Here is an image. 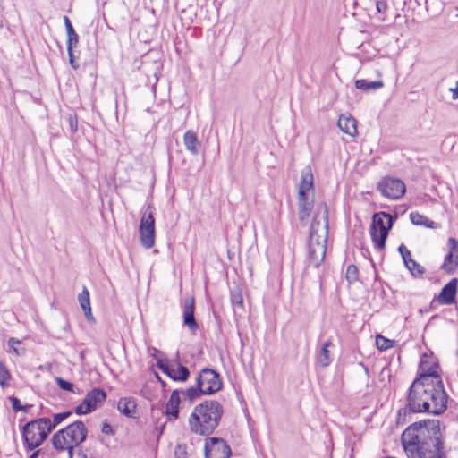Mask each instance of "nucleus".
Returning a JSON list of instances; mask_svg holds the SVG:
<instances>
[{
    "mask_svg": "<svg viewBox=\"0 0 458 458\" xmlns=\"http://www.w3.org/2000/svg\"><path fill=\"white\" fill-rule=\"evenodd\" d=\"M401 442L409 458H446L439 420L413 422L403 432Z\"/></svg>",
    "mask_w": 458,
    "mask_h": 458,
    "instance_id": "nucleus-1",
    "label": "nucleus"
},
{
    "mask_svg": "<svg viewBox=\"0 0 458 458\" xmlns=\"http://www.w3.org/2000/svg\"><path fill=\"white\" fill-rule=\"evenodd\" d=\"M224 414L223 405L216 400H206L196 405L188 422L192 433L208 437L218 427Z\"/></svg>",
    "mask_w": 458,
    "mask_h": 458,
    "instance_id": "nucleus-2",
    "label": "nucleus"
},
{
    "mask_svg": "<svg viewBox=\"0 0 458 458\" xmlns=\"http://www.w3.org/2000/svg\"><path fill=\"white\" fill-rule=\"evenodd\" d=\"M88 437V428L84 422L76 420L67 427L56 431L51 438L54 448L58 451H67L69 458H72L74 448L80 446Z\"/></svg>",
    "mask_w": 458,
    "mask_h": 458,
    "instance_id": "nucleus-3",
    "label": "nucleus"
},
{
    "mask_svg": "<svg viewBox=\"0 0 458 458\" xmlns=\"http://www.w3.org/2000/svg\"><path fill=\"white\" fill-rule=\"evenodd\" d=\"M46 423H48V418H38L28 421L21 428L24 447L27 452L38 448L47 438L50 429L47 428Z\"/></svg>",
    "mask_w": 458,
    "mask_h": 458,
    "instance_id": "nucleus-4",
    "label": "nucleus"
},
{
    "mask_svg": "<svg viewBox=\"0 0 458 458\" xmlns=\"http://www.w3.org/2000/svg\"><path fill=\"white\" fill-rule=\"evenodd\" d=\"M154 207L148 204L142 214L140 223V236L141 245L146 249H150L155 244V218Z\"/></svg>",
    "mask_w": 458,
    "mask_h": 458,
    "instance_id": "nucleus-5",
    "label": "nucleus"
},
{
    "mask_svg": "<svg viewBox=\"0 0 458 458\" xmlns=\"http://www.w3.org/2000/svg\"><path fill=\"white\" fill-rule=\"evenodd\" d=\"M196 381L202 388H204L205 395H212L219 392L223 386V381L220 374L216 370L209 368L202 369L199 371Z\"/></svg>",
    "mask_w": 458,
    "mask_h": 458,
    "instance_id": "nucleus-6",
    "label": "nucleus"
},
{
    "mask_svg": "<svg viewBox=\"0 0 458 458\" xmlns=\"http://www.w3.org/2000/svg\"><path fill=\"white\" fill-rule=\"evenodd\" d=\"M204 455L205 458H229L232 450L222 437H208L205 439Z\"/></svg>",
    "mask_w": 458,
    "mask_h": 458,
    "instance_id": "nucleus-7",
    "label": "nucleus"
},
{
    "mask_svg": "<svg viewBox=\"0 0 458 458\" xmlns=\"http://www.w3.org/2000/svg\"><path fill=\"white\" fill-rule=\"evenodd\" d=\"M389 232L390 230L387 228V225H385L384 219L379 213L374 214L372 216L369 233L376 249L379 250H385Z\"/></svg>",
    "mask_w": 458,
    "mask_h": 458,
    "instance_id": "nucleus-8",
    "label": "nucleus"
},
{
    "mask_svg": "<svg viewBox=\"0 0 458 458\" xmlns=\"http://www.w3.org/2000/svg\"><path fill=\"white\" fill-rule=\"evenodd\" d=\"M377 189L384 197L390 199H399L406 191L404 182L394 177H386L381 180L377 183Z\"/></svg>",
    "mask_w": 458,
    "mask_h": 458,
    "instance_id": "nucleus-9",
    "label": "nucleus"
},
{
    "mask_svg": "<svg viewBox=\"0 0 458 458\" xmlns=\"http://www.w3.org/2000/svg\"><path fill=\"white\" fill-rule=\"evenodd\" d=\"M428 396L429 403H431L428 413L436 416L444 413L447 407L449 396L445 390L442 379L437 381V388L428 392Z\"/></svg>",
    "mask_w": 458,
    "mask_h": 458,
    "instance_id": "nucleus-10",
    "label": "nucleus"
},
{
    "mask_svg": "<svg viewBox=\"0 0 458 458\" xmlns=\"http://www.w3.org/2000/svg\"><path fill=\"white\" fill-rule=\"evenodd\" d=\"M430 406L431 403H429L428 392L421 391L420 393H419L418 388L413 389V387L410 386L407 396V407L410 413H428Z\"/></svg>",
    "mask_w": 458,
    "mask_h": 458,
    "instance_id": "nucleus-11",
    "label": "nucleus"
},
{
    "mask_svg": "<svg viewBox=\"0 0 458 458\" xmlns=\"http://www.w3.org/2000/svg\"><path fill=\"white\" fill-rule=\"evenodd\" d=\"M323 211V220H324V225L322 227V233L318 234V236H315L314 239L310 238V234L309 235V242L308 243H311V240H313V245L318 250L319 252L326 254L327 251V237H328V228H329V223H328V208L325 202L321 203L320 208Z\"/></svg>",
    "mask_w": 458,
    "mask_h": 458,
    "instance_id": "nucleus-12",
    "label": "nucleus"
},
{
    "mask_svg": "<svg viewBox=\"0 0 458 458\" xmlns=\"http://www.w3.org/2000/svg\"><path fill=\"white\" fill-rule=\"evenodd\" d=\"M458 279L452 278L441 290L437 301L442 305H452L456 302Z\"/></svg>",
    "mask_w": 458,
    "mask_h": 458,
    "instance_id": "nucleus-13",
    "label": "nucleus"
},
{
    "mask_svg": "<svg viewBox=\"0 0 458 458\" xmlns=\"http://www.w3.org/2000/svg\"><path fill=\"white\" fill-rule=\"evenodd\" d=\"M106 398V393L104 389L95 387L90 390L84 399L82 400V405H85L86 411H93L98 408V405L103 403Z\"/></svg>",
    "mask_w": 458,
    "mask_h": 458,
    "instance_id": "nucleus-14",
    "label": "nucleus"
},
{
    "mask_svg": "<svg viewBox=\"0 0 458 458\" xmlns=\"http://www.w3.org/2000/svg\"><path fill=\"white\" fill-rule=\"evenodd\" d=\"M194 314L195 300L193 297L186 298L183 305V324L192 332H195L199 328Z\"/></svg>",
    "mask_w": 458,
    "mask_h": 458,
    "instance_id": "nucleus-15",
    "label": "nucleus"
},
{
    "mask_svg": "<svg viewBox=\"0 0 458 458\" xmlns=\"http://www.w3.org/2000/svg\"><path fill=\"white\" fill-rule=\"evenodd\" d=\"M313 208V200H309L308 194L298 193V214L299 220L302 225H306L308 223V219L310 216L311 210Z\"/></svg>",
    "mask_w": 458,
    "mask_h": 458,
    "instance_id": "nucleus-16",
    "label": "nucleus"
},
{
    "mask_svg": "<svg viewBox=\"0 0 458 458\" xmlns=\"http://www.w3.org/2000/svg\"><path fill=\"white\" fill-rule=\"evenodd\" d=\"M137 403L133 397H122L118 401V411L127 418H136Z\"/></svg>",
    "mask_w": 458,
    "mask_h": 458,
    "instance_id": "nucleus-17",
    "label": "nucleus"
},
{
    "mask_svg": "<svg viewBox=\"0 0 458 458\" xmlns=\"http://www.w3.org/2000/svg\"><path fill=\"white\" fill-rule=\"evenodd\" d=\"M180 394L181 391L179 389H175L172 392L165 405V414L168 417H173L174 419H177L179 417V405L181 403Z\"/></svg>",
    "mask_w": 458,
    "mask_h": 458,
    "instance_id": "nucleus-18",
    "label": "nucleus"
},
{
    "mask_svg": "<svg viewBox=\"0 0 458 458\" xmlns=\"http://www.w3.org/2000/svg\"><path fill=\"white\" fill-rule=\"evenodd\" d=\"M411 387L413 389L418 388L419 393L422 392H430L437 388V381L432 379L430 377H427L421 373L419 374V377L414 379Z\"/></svg>",
    "mask_w": 458,
    "mask_h": 458,
    "instance_id": "nucleus-19",
    "label": "nucleus"
},
{
    "mask_svg": "<svg viewBox=\"0 0 458 458\" xmlns=\"http://www.w3.org/2000/svg\"><path fill=\"white\" fill-rule=\"evenodd\" d=\"M337 125L343 132L350 136L357 134V121L351 115L341 114Z\"/></svg>",
    "mask_w": 458,
    "mask_h": 458,
    "instance_id": "nucleus-20",
    "label": "nucleus"
},
{
    "mask_svg": "<svg viewBox=\"0 0 458 458\" xmlns=\"http://www.w3.org/2000/svg\"><path fill=\"white\" fill-rule=\"evenodd\" d=\"M183 143L186 149L191 152V155L197 156L199 153V146H200V142L196 132L193 131L189 130L184 133Z\"/></svg>",
    "mask_w": 458,
    "mask_h": 458,
    "instance_id": "nucleus-21",
    "label": "nucleus"
},
{
    "mask_svg": "<svg viewBox=\"0 0 458 458\" xmlns=\"http://www.w3.org/2000/svg\"><path fill=\"white\" fill-rule=\"evenodd\" d=\"M314 185V180H313V174L311 171V167L310 165L306 166L302 169L301 174V182L299 185V191L298 193H301V191L303 193H307L308 191L313 188Z\"/></svg>",
    "mask_w": 458,
    "mask_h": 458,
    "instance_id": "nucleus-22",
    "label": "nucleus"
},
{
    "mask_svg": "<svg viewBox=\"0 0 458 458\" xmlns=\"http://www.w3.org/2000/svg\"><path fill=\"white\" fill-rule=\"evenodd\" d=\"M81 308L82 309L86 318L89 321H95L91 312L89 292L86 286H83L81 293L78 296Z\"/></svg>",
    "mask_w": 458,
    "mask_h": 458,
    "instance_id": "nucleus-23",
    "label": "nucleus"
},
{
    "mask_svg": "<svg viewBox=\"0 0 458 458\" xmlns=\"http://www.w3.org/2000/svg\"><path fill=\"white\" fill-rule=\"evenodd\" d=\"M410 219L415 225H420L430 229L441 228V225L439 223L434 222L418 212L410 213Z\"/></svg>",
    "mask_w": 458,
    "mask_h": 458,
    "instance_id": "nucleus-24",
    "label": "nucleus"
},
{
    "mask_svg": "<svg viewBox=\"0 0 458 458\" xmlns=\"http://www.w3.org/2000/svg\"><path fill=\"white\" fill-rule=\"evenodd\" d=\"M321 204H319L317 207L316 213L313 216V219L311 221V225L310 227V238L314 239L315 236H318L319 233H322V227L324 225V220H323V211L321 208H319Z\"/></svg>",
    "mask_w": 458,
    "mask_h": 458,
    "instance_id": "nucleus-25",
    "label": "nucleus"
},
{
    "mask_svg": "<svg viewBox=\"0 0 458 458\" xmlns=\"http://www.w3.org/2000/svg\"><path fill=\"white\" fill-rule=\"evenodd\" d=\"M313 242V240H311ZM326 254H323L317 250L313 243H308V259L310 265L318 268L324 261Z\"/></svg>",
    "mask_w": 458,
    "mask_h": 458,
    "instance_id": "nucleus-26",
    "label": "nucleus"
},
{
    "mask_svg": "<svg viewBox=\"0 0 458 458\" xmlns=\"http://www.w3.org/2000/svg\"><path fill=\"white\" fill-rule=\"evenodd\" d=\"M355 87L365 92L375 91L384 87L382 81H369L365 79H359L355 81Z\"/></svg>",
    "mask_w": 458,
    "mask_h": 458,
    "instance_id": "nucleus-27",
    "label": "nucleus"
},
{
    "mask_svg": "<svg viewBox=\"0 0 458 458\" xmlns=\"http://www.w3.org/2000/svg\"><path fill=\"white\" fill-rule=\"evenodd\" d=\"M426 357H427V355L423 354V356L421 358L420 364V369L421 371L420 373H421L427 377H430L435 381L441 379L440 374L437 370V369L439 368V365L437 362H434L427 369H424V364L427 363V361L424 360Z\"/></svg>",
    "mask_w": 458,
    "mask_h": 458,
    "instance_id": "nucleus-28",
    "label": "nucleus"
},
{
    "mask_svg": "<svg viewBox=\"0 0 458 458\" xmlns=\"http://www.w3.org/2000/svg\"><path fill=\"white\" fill-rule=\"evenodd\" d=\"M440 268L444 270L446 274L452 275L458 268V259L455 256L451 253H446L444 259V262L442 263Z\"/></svg>",
    "mask_w": 458,
    "mask_h": 458,
    "instance_id": "nucleus-29",
    "label": "nucleus"
},
{
    "mask_svg": "<svg viewBox=\"0 0 458 458\" xmlns=\"http://www.w3.org/2000/svg\"><path fill=\"white\" fill-rule=\"evenodd\" d=\"M181 393L190 401L193 402L202 395H205L204 388H202L199 383L196 381V385L194 386H191L187 388L185 391H182Z\"/></svg>",
    "mask_w": 458,
    "mask_h": 458,
    "instance_id": "nucleus-30",
    "label": "nucleus"
},
{
    "mask_svg": "<svg viewBox=\"0 0 458 458\" xmlns=\"http://www.w3.org/2000/svg\"><path fill=\"white\" fill-rule=\"evenodd\" d=\"M331 346H333V343L330 340H327L323 344L321 347L318 355V362L322 367H327L332 361L328 350V348Z\"/></svg>",
    "mask_w": 458,
    "mask_h": 458,
    "instance_id": "nucleus-31",
    "label": "nucleus"
},
{
    "mask_svg": "<svg viewBox=\"0 0 458 458\" xmlns=\"http://www.w3.org/2000/svg\"><path fill=\"white\" fill-rule=\"evenodd\" d=\"M72 414V412L71 411L55 413L53 415V420H51L48 418V423H46L45 425L47 426V428H49L51 433L52 430H54L57 425H59L65 419L69 418Z\"/></svg>",
    "mask_w": 458,
    "mask_h": 458,
    "instance_id": "nucleus-32",
    "label": "nucleus"
},
{
    "mask_svg": "<svg viewBox=\"0 0 458 458\" xmlns=\"http://www.w3.org/2000/svg\"><path fill=\"white\" fill-rule=\"evenodd\" d=\"M189 377H190L189 369L186 366H184L181 363H178L177 369L175 370L174 376L172 377V380L178 381V382H186Z\"/></svg>",
    "mask_w": 458,
    "mask_h": 458,
    "instance_id": "nucleus-33",
    "label": "nucleus"
},
{
    "mask_svg": "<svg viewBox=\"0 0 458 458\" xmlns=\"http://www.w3.org/2000/svg\"><path fill=\"white\" fill-rule=\"evenodd\" d=\"M9 400L11 402L12 408L14 412L23 411V412L27 413V412H29L30 409L32 407L31 404L22 405L21 403L20 399L16 396H10Z\"/></svg>",
    "mask_w": 458,
    "mask_h": 458,
    "instance_id": "nucleus-34",
    "label": "nucleus"
},
{
    "mask_svg": "<svg viewBox=\"0 0 458 458\" xmlns=\"http://www.w3.org/2000/svg\"><path fill=\"white\" fill-rule=\"evenodd\" d=\"M157 367L171 379L174 376L175 369L168 364L167 360H158L157 361Z\"/></svg>",
    "mask_w": 458,
    "mask_h": 458,
    "instance_id": "nucleus-35",
    "label": "nucleus"
},
{
    "mask_svg": "<svg viewBox=\"0 0 458 458\" xmlns=\"http://www.w3.org/2000/svg\"><path fill=\"white\" fill-rule=\"evenodd\" d=\"M393 341L379 335L376 337V344L378 350L386 351L393 347Z\"/></svg>",
    "mask_w": 458,
    "mask_h": 458,
    "instance_id": "nucleus-36",
    "label": "nucleus"
},
{
    "mask_svg": "<svg viewBox=\"0 0 458 458\" xmlns=\"http://www.w3.org/2000/svg\"><path fill=\"white\" fill-rule=\"evenodd\" d=\"M11 378V374L6 366L0 361V386L4 388L8 386V380Z\"/></svg>",
    "mask_w": 458,
    "mask_h": 458,
    "instance_id": "nucleus-37",
    "label": "nucleus"
},
{
    "mask_svg": "<svg viewBox=\"0 0 458 458\" xmlns=\"http://www.w3.org/2000/svg\"><path fill=\"white\" fill-rule=\"evenodd\" d=\"M345 277L349 283H354V282L358 281V279H359L358 267L353 264L349 265L346 269Z\"/></svg>",
    "mask_w": 458,
    "mask_h": 458,
    "instance_id": "nucleus-38",
    "label": "nucleus"
},
{
    "mask_svg": "<svg viewBox=\"0 0 458 458\" xmlns=\"http://www.w3.org/2000/svg\"><path fill=\"white\" fill-rule=\"evenodd\" d=\"M230 300L233 306L243 309V298L240 291H231Z\"/></svg>",
    "mask_w": 458,
    "mask_h": 458,
    "instance_id": "nucleus-39",
    "label": "nucleus"
},
{
    "mask_svg": "<svg viewBox=\"0 0 458 458\" xmlns=\"http://www.w3.org/2000/svg\"><path fill=\"white\" fill-rule=\"evenodd\" d=\"M414 277H420L425 273V268L416 260H412L410 268H407Z\"/></svg>",
    "mask_w": 458,
    "mask_h": 458,
    "instance_id": "nucleus-40",
    "label": "nucleus"
},
{
    "mask_svg": "<svg viewBox=\"0 0 458 458\" xmlns=\"http://www.w3.org/2000/svg\"><path fill=\"white\" fill-rule=\"evenodd\" d=\"M55 382L62 390L74 393V385L72 382L67 381L63 377H56Z\"/></svg>",
    "mask_w": 458,
    "mask_h": 458,
    "instance_id": "nucleus-41",
    "label": "nucleus"
},
{
    "mask_svg": "<svg viewBox=\"0 0 458 458\" xmlns=\"http://www.w3.org/2000/svg\"><path fill=\"white\" fill-rule=\"evenodd\" d=\"M447 247V253H451L452 255L455 256V258L458 259V240L454 237L448 238Z\"/></svg>",
    "mask_w": 458,
    "mask_h": 458,
    "instance_id": "nucleus-42",
    "label": "nucleus"
},
{
    "mask_svg": "<svg viewBox=\"0 0 458 458\" xmlns=\"http://www.w3.org/2000/svg\"><path fill=\"white\" fill-rule=\"evenodd\" d=\"M67 42L66 47L67 49H72L73 47H76L79 44V35L76 33V31L71 32L67 34Z\"/></svg>",
    "mask_w": 458,
    "mask_h": 458,
    "instance_id": "nucleus-43",
    "label": "nucleus"
},
{
    "mask_svg": "<svg viewBox=\"0 0 458 458\" xmlns=\"http://www.w3.org/2000/svg\"><path fill=\"white\" fill-rule=\"evenodd\" d=\"M69 129L72 134H74L78 131V118L75 114H70L68 115Z\"/></svg>",
    "mask_w": 458,
    "mask_h": 458,
    "instance_id": "nucleus-44",
    "label": "nucleus"
},
{
    "mask_svg": "<svg viewBox=\"0 0 458 458\" xmlns=\"http://www.w3.org/2000/svg\"><path fill=\"white\" fill-rule=\"evenodd\" d=\"M379 215L382 216V218H386L387 219V228L389 230L392 229L393 225H394V223L395 222V220L397 219V215H391L387 212H385V211H381V212H378Z\"/></svg>",
    "mask_w": 458,
    "mask_h": 458,
    "instance_id": "nucleus-45",
    "label": "nucleus"
},
{
    "mask_svg": "<svg viewBox=\"0 0 458 458\" xmlns=\"http://www.w3.org/2000/svg\"><path fill=\"white\" fill-rule=\"evenodd\" d=\"M21 342L16 338H10L8 340V347L10 348V352H13L16 355H20L19 350L16 348V345L21 344Z\"/></svg>",
    "mask_w": 458,
    "mask_h": 458,
    "instance_id": "nucleus-46",
    "label": "nucleus"
},
{
    "mask_svg": "<svg viewBox=\"0 0 458 458\" xmlns=\"http://www.w3.org/2000/svg\"><path fill=\"white\" fill-rule=\"evenodd\" d=\"M410 414L408 407L403 410H399L396 416L397 424H404L406 422V415Z\"/></svg>",
    "mask_w": 458,
    "mask_h": 458,
    "instance_id": "nucleus-47",
    "label": "nucleus"
},
{
    "mask_svg": "<svg viewBox=\"0 0 458 458\" xmlns=\"http://www.w3.org/2000/svg\"><path fill=\"white\" fill-rule=\"evenodd\" d=\"M68 56H69V63L72 69L78 70L80 68L79 63L76 61L75 55L73 53V50L67 49Z\"/></svg>",
    "mask_w": 458,
    "mask_h": 458,
    "instance_id": "nucleus-48",
    "label": "nucleus"
},
{
    "mask_svg": "<svg viewBox=\"0 0 458 458\" xmlns=\"http://www.w3.org/2000/svg\"><path fill=\"white\" fill-rule=\"evenodd\" d=\"M375 4L377 13H385L387 10V4L386 0H375Z\"/></svg>",
    "mask_w": 458,
    "mask_h": 458,
    "instance_id": "nucleus-49",
    "label": "nucleus"
},
{
    "mask_svg": "<svg viewBox=\"0 0 458 458\" xmlns=\"http://www.w3.org/2000/svg\"><path fill=\"white\" fill-rule=\"evenodd\" d=\"M101 431L103 434L108 436H113L114 434L113 427L107 421L103 422Z\"/></svg>",
    "mask_w": 458,
    "mask_h": 458,
    "instance_id": "nucleus-50",
    "label": "nucleus"
},
{
    "mask_svg": "<svg viewBox=\"0 0 458 458\" xmlns=\"http://www.w3.org/2000/svg\"><path fill=\"white\" fill-rule=\"evenodd\" d=\"M64 22L67 34L75 31L70 19L67 16H64Z\"/></svg>",
    "mask_w": 458,
    "mask_h": 458,
    "instance_id": "nucleus-51",
    "label": "nucleus"
},
{
    "mask_svg": "<svg viewBox=\"0 0 458 458\" xmlns=\"http://www.w3.org/2000/svg\"><path fill=\"white\" fill-rule=\"evenodd\" d=\"M74 412L77 415H85V414L90 413L91 411H86V407H85V405H82V403H81V404H79L78 406L75 407Z\"/></svg>",
    "mask_w": 458,
    "mask_h": 458,
    "instance_id": "nucleus-52",
    "label": "nucleus"
},
{
    "mask_svg": "<svg viewBox=\"0 0 458 458\" xmlns=\"http://www.w3.org/2000/svg\"><path fill=\"white\" fill-rule=\"evenodd\" d=\"M175 455L177 456V458H186L185 448L182 447L181 445H178L175 449Z\"/></svg>",
    "mask_w": 458,
    "mask_h": 458,
    "instance_id": "nucleus-53",
    "label": "nucleus"
},
{
    "mask_svg": "<svg viewBox=\"0 0 458 458\" xmlns=\"http://www.w3.org/2000/svg\"><path fill=\"white\" fill-rule=\"evenodd\" d=\"M398 252L400 253L401 257L410 256V250L407 249V247L403 243H402L398 247Z\"/></svg>",
    "mask_w": 458,
    "mask_h": 458,
    "instance_id": "nucleus-54",
    "label": "nucleus"
},
{
    "mask_svg": "<svg viewBox=\"0 0 458 458\" xmlns=\"http://www.w3.org/2000/svg\"><path fill=\"white\" fill-rule=\"evenodd\" d=\"M402 259H403L405 267L410 268V264L413 260L411 258V254L410 253V256H403Z\"/></svg>",
    "mask_w": 458,
    "mask_h": 458,
    "instance_id": "nucleus-55",
    "label": "nucleus"
},
{
    "mask_svg": "<svg viewBox=\"0 0 458 458\" xmlns=\"http://www.w3.org/2000/svg\"><path fill=\"white\" fill-rule=\"evenodd\" d=\"M450 90L452 91V98L454 100L457 99L458 98V81H456L455 88L450 89Z\"/></svg>",
    "mask_w": 458,
    "mask_h": 458,
    "instance_id": "nucleus-56",
    "label": "nucleus"
},
{
    "mask_svg": "<svg viewBox=\"0 0 458 458\" xmlns=\"http://www.w3.org/2000/svg\"><path fill=\"white\" fill-rule=\"evenodd\" d=\"M41 453L42 449H37L29 456V458H38Z\"/></svg>",
    "mask_w": 458,
    "mask_h": 458,
    "instance_id": "nucleus-57",
    "label": "nucleus"
},
{
    "mask_svg": "<svg viewBox=\"0 0 458 458\" xmlns=\"http://www.w3.org/2000/svg\"><path fill=\"white\" fill-rule=\"evenodd\" d=\"M157 378L161 383L162 387L165 388L166 386V383L164 380H162L161 377L157 374Z\"/></svg>",
    "mask_w": 458,
    "mask_h": 458,
    "instance_id": "nucleus-58",
    "label": "nucleus"
},
{
    "mask_svg": "<svg viewBox=\"0 0 458 458\" xmlns=\"http://www.w3.org/2000/svg\"><path fill=\"white\" fill-rule=\"evenodd\" d=\"M360 365L363 366L365 372L368 374L369 373V369L366 366H364L362 363H360Z\"/></svg>",
    "mask_w": 458,
    "mask_h": 458,
    "instance_id": "nucleus-59",
    "label": "nucleus"
},
{
    "mask_svg": "<svg viewBox=\"0 0 458 458\" xmlns=\"http://www.w3.org/2000/svg\"><path fill=\"white\" fill-rule=\"evenodd\" d=\"M366 250V252H362V255H363V256H366V255H367V252L369 253V250Z\"/></svg>",
    "mask_w": 458,
    "mask_h": 458,
    "instance_id": "nucleus-60",
    "label": "nucleus"
},
{
    "mask_svg": "<svg viewBox=\"0 0 458 458\" xmlns=\"http://www.w3.org/2000/svg\"><path fill=\"white\" fill-rule=\"evenodd\" d=\"M366 250V252H362V255H363V256H366V255H367V252L369 253V250Z\"/></svg>",
    "mask_w": 458,
    "mask_h": 458,
    "instance_id": "nucleus-61",
    "label": "nucleus"
},
{
    "mask_svg": "<svg viewBox=\"0 0 458 458\" xmlns=\"http://www.w3.org/2000/svg\"><path fill=\"white\" fill-rule=\"evenodd\" d=\"M366 250V252H362V255H363V256H366V255H367V252L369 253V250Z\"/></svg>",
    "mask_w": 458,
    "mask_h": 458,
    "instance_id": "nucleus-62",
    "label": "nucleus"
},
{
    "mask_svg": "<svg viewBox=\"0 0 458 458\" xmlns=\"http://www.w3.org/2000/svg\"><path fill=\"white\" fill-rule=\"evenodd\" d=\"M366 250V252H362V255H363V256H366V255H367V252L369 253V250Z\"/></svg>",
    "mask_w": 458,
    "mask_h": 458,
    "instance_id": "nucleus-63",
    "label": "nucleus"
}]
</instances>
